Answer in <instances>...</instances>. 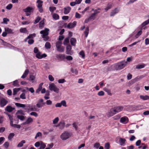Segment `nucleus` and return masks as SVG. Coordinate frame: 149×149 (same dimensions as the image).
I'll return each mask as SVG.
<instances>
[{
    "mask_svg": "<svg viewBox=\"0 0 149 149\" xmlns=\"http://www.w3.org/2000/svg\"><path fill=\"white\" fill-rule=\"evenodd\" d=\"M103 90L106 92L108 95H112V94L111 92V91L109 89L105 88H103Z\"/></svg>",
    "mask_w": 149,
    "mask_h": 149,
    "instance_id": "26",
    "label": "nucleus"
},
{
    "mask_svg": "<svg viewBox=\"0 0 149 149\" xmlns=\"http://www.w3.org/2000/svg\"><path fill=\"white\" fill-rule=\"evenodd\" d=\"M77 124H78L76 123H74L73 124V126L75 128L76 130H77L78 128Z\"/></svg>",
    "mask_w": 149,
    "mask_h": 149,
    "instance_id": "62",
    "label": "nucleus"
},
{
    "mask_svg": "<svg viewBox=\"0 0 149 149\" xmlns=\"http://www.w3.org/2000/svg\"><path fill=\"white\" fill-rule=\"evenodd\" d=\"M14 109V108L10 106H8L5 109V110L9 112H11Z\"/></svg>",
    "mask_w": 149,
    "mask_h": 149,
    "instance_id": "14",
    "label": "nucleus"
},
{
    "mask_svg": "<svg viewBox=\"0 0 149 149\" xmlns=\"http://www.w3.org/2000/svg\"><path fill=\"white\" fill-rule=\"evenodd\" d=\"M25 140H22L17 145L18 147H22L23 145V144L25 143Z\"/></svg>",
    "mask_w": 149,
    "mask_h": 149,
    "instance_id": "27",
    "label": "nucleus"
},
{
    "mask_svg": "<svg viewBox=\"0 0 149 149\" xmlns=\"http://www.w3.org/2000/svg\"><path fill=\"white\" fill-rule=\"evenodd\" d=\"M4 147L6 148H7L9 146V143L8 142H6L3 144Z\"/></svg>",
    "mask_w": 149,
    "mask_h": 149,
    "instance_id": "53",
    "label": "nucleus"
},
{
    "mask_svg": "<svg viewBox=\"0 0 149 149\" xmlns=\"http://www.w3.org/2000/svg\"><path fill=\"white\" fill-rule=\"evenodd\" d=\"M100 144L99 143H96L94 144V147L97 148H98L100 146Z\"/></svg>",
    "mask_w": 149,
    "mask_h": 149,
    "instance_id": "59",
    "label": "nucleus"
},
{
    "mask_svg": "<svg viewBox=\"0 0 149 149\" xmlns=\"http://www.w3.org/2000/svg\"><path fill=\"white\" fill-rule=\"evenodd\" d=\"M15 104L17 107H21L24 108L26 107V105L25 104L19 103H15Z\"/></svg>",
    "mask_w": 149,
    "mask_h": 149,
    "instance_id": "29",
    "label": "nucleus"
},
{
    "mask_svg": "<svg viewBox=\"0 0 149 149\" xmlns=\"http://www.w3.org/2000/svg\"><path fill=\"white\" fill-rule=\"evenodd\" d=\"M118 12V10H117V9L116 8L114 10L111 11L110 15L111 16H112L116 14Z\"/></svg>",
    "mask_w": 149,
    "mask_h": 149,
    "instance_id": "28",
    "label": "nucleus"
},
{
    "mask_svg": "<svg viewBox=\"0 0 149 149\" xmlns=\"http://www.w3.org/2000/svg\"><path fill=\"white\" fill-rule=\"evenodd\" d=\"M116 112L114 109H112L110 110L109 112V114L110 116H113L115 114Z\"/></svg>",
    "mask_w": 149,
    "mask_h": 149,
    "instance_id": "22",
    "label": "nucleus"
},
{
    "mask_svg": "<svg viewBox=\"0 0 149 149\" xmlns=\"http://www.w3.org/2000/svg\"><path fill=\"white\" fill-rule=\"evenodd\" d=\"M36 77L35 76L33 75H30L29 78V81H33L35 79Z\"/></svg>",
    "mask_w": 149,
    "mask_h": 149,
    "instance_id": "42",
    "label": "nucleus"
},
{
    "mask_svg": "<svg viewBox=\"0 0 149 149\" xmlns=\"http://www.w3.org/2000/svg\"><path fill=\"white\" fill-rule=\"evenodd\" d=\"M79 55L81 56L83 58H84L85 57V54L84 52L83 51H81L79 53Z\"/></svg>",
    "mask_w": 149,
    "mask_h": 149,
    "instance_id": "48",
    "label": "nucleus"
},
{
    "mask_svg": "<svg viewBox=\"0 0 149 149\" xmlns=\"http://www.w3.org/2000/svg\"><path fill=\"white\" fill-rule=\"evenodd\" d=\"M24 12L26 13V16H29L31 13L33 12V8L31 7H28L26 8L23 10Z\"/></svg>",
    "mask_w": 149,
    "mask_h": 149,
    "instance_id": "4",
    "label": "nucleus"
},
{
    "mask_svg": "<svg viewBox=\"0 0 149 149\" xmlns=\"http://www.w3.org/2000/svg\"><path fill=\"white\" fill-rule=\"evenodd\" d=\"M64 13L65 14H67L68 13H69L71 9V8L69 6H67L66 7H65L64 8Z\"/></svg>",
    "mask_w": 149,
    "mask_h": 149,
    "instance_id": "16",
    "label": "nucleus"
},
{
    "mask_svg": "<svg viewBox=\"0 0 149 149\" xmlns=\"http://www.w3.org/2000/svg\"><path fill=\"white\" fill-rule=\"evenodd\" d=\"M66 54H68L72 55V53L71 52L72 49L71 46L70 45H68L66 47Z\"/></svg>",
    "mask_w": 149,
    "mask_h": 149,
    "instance_id": "13",
    "label": "nucleus"
},
{
    "mask_svg": "<svg viewBox=\"0 0 149 149\" xmlns=\"http://www.w3.org/2000/svg\"><path fill=\"white\" fill-rule=\"evenodd\" d=\"M104 94V92L102 91H100L98 93V95L99 96H103Z\"/></svg>",
    "mask_w": 149,
    "mask_h": 149,
    "instance_id": "64",
    "label": "nucleus"
},
{
    "mask_svg": "<svg viewBox=\"0 0 149 149\" xmlns=\"http://www.w3.org/2000/svg\"><path fill=\"white\" fill-rule=\"evenodd\" d=\"M49 30L47 28H45L44 30L40 31V33L42 34V38H44V40L47 41L49 39V37L47 36L49 34Z\"/></svg>",
    "mask_w": 149,
    "mask_h": 149,
    "instance_id": "2",
    "label": "nucleus"
},
{
    "mask_svg": "<svg viewBox=\"0 0 149 149\" xmlns=\"http://www.w3.org/2000/svg\"><path fill=\"white\" fill-rule=\"evenodd\" d=\"M126 141V139H125L120 138L119 141L120 145L122 146L125 144Z\"/></svg>",
    "mask_w": 149,
    "mask_h": 149,
    "instance_id": "20",
    "label": "nucleus"
},
{
    "mask_svg": "<svg viewBox=\"0 0 149 149\" xmlns=\"http://www.w3.org/2000/svg\"><path fill=\"white\" fill-rule=\"evenodd\" d=\"M70 42L71 45L75 46L76 42V40L74 38H72L70 40Z\"/></svg>",
    "mask_w": 149,
    "mask_h": 149,
    "instance_id": "21",
    "label": "nucleus"
},
{
    "mask_svg": "<svg viewBox=\"0 0 149 149\" xmlns=\"http://www.w3.org/2000/svg\"><path fill=\"white\" fill-rule=\"evenodd\" d=\"M42 135V134L40 132H38L37 133V134L36 136L35 137V139H36L37 137H39V136H41Z\"/></svg>",
    "mask_w": 149,
    "mask_h": 149,
    "instance_id": "52",
    "label": "nucleus"
},
{
    "mask_svg": "<svg viewBox=\"0 0 149 149\" xmlns=\"http://www.w3.org/2000/svg\"><path fill=\"white\" fill-rule=\"evenodd\" d=\"M15 136V134L13 133H10L9 135L8 138L9 140H11L13 138V136Z\"/></svg>",
    "mask_w": 149,
    "mask_h": 149,
    "instance_id": "33",
    "label": "nucleus"
},
{
    "mask_svg": "<svg viewBox=\"0 0 149 149\" xmlns=\"http://www.w3.org/2000/svg\"><path fill=\"white\" fill-rule=\"evenodd\" d=\"M9 19L6 18H4L3 19V22L5 24H7V22H9Z\"/></svg>",
    "mask_w": 149,
    "mask_h": 149,
    "instance_id": "57",
    "label": "nucleus"
},
{
    "mask_svg": "<svg viewBox=\"0 0 149 149\" xmlns=\"http://www.w3.org/2000/svg\"><path fill=\"white\" fill-rule=\"evenodd\" d=\"M47 56V55L45 54H41V52H38V53H37L36 54V57L38 59H41L43 58H45Z\"/></svg>",
    "mask_w": 149,
    "mask_h": 149,
    "instance_id": "11",
    "label": "nucleus"
},
{
    "mask_svg": "<svg viewBox=\"0 0 149 149\" xmlns=\"http://www.w3.org/2000/svg\"><path fill=\"white\" fill-rule=\"evenodd\" d=\"M35 36L36 34L35 33L30 35L25 39V41L26 42L27 39H29L28 41V43L30 45L33 44L34 42L33 40L32 39H30V38H33V37H35Z\"/></svg>",
    "mask_w": 149,
    "mask_h": 149,
    "instance_id": "6",
    "label": "nucleus"
},
{
    "mask_svg": "<svg viewBox=\"0 0 149 149\" xmlns=\"http://www.w3.org/2000/svg\"><path fill=\"white\" fill-rule=\"evenodd\" d=\"M13 7V5L12 4L10 3L6 6V8L7 9L10 10Z\"/></svg>",
    "mask_w": 149,
    "mask_h": 149,
    "instance_id": "47",
    "label": "nucleus"
},
{
    "mask_svg": "<svg viewBox=\"0 0 149 149\" xmlns=\"http://www.w3.org/2000/svg\"><path fill=\"white\" fill-rule=\"evenodd\" d=\"M41 18L39 17H38L35 20V22L34 23L35 24H36L38 23L39 21L40 20Z\"/></svg>",
    "mask_w": 149,
    "mask_h": 149,
    "instance_id": "44",
    "label": "nucleus"
},
{
    "mask_svg": "<svg viewBox=\"0 0 149 149\" xmlns=\"http://www.w3.org/2000/svg\"><path fill=\"white\" fill-rule=\"evenodd\" d=\"M45 47L46 49H50L51 47V45L50 43L48 42H47L45 44Z\"/></svg>",
    "mask_w": 149,
    "mask_h": 149,
    "instance_id": "30",
    "label": "nucleus"
},
{
    "mask_svg": "<svg viewBox=\"0 0 149 149\" xmlns=\"http://www.w3.org/2000/svg\"><path fill=\"white\" fill-rule=\"evenodd\" d=\"M26 88L27 90H28L31 93H33L34 92V89L32 87H31L29 88L28 87H26Z\"/></svg>",
    "mask_w": 149,
    "mask_h": 149,
    "instance_id": "50",
    "label": "nucleus"
},
{
    "mask_svg": "<svg viewBox=\"0 0 149 149\" xmlns=\"http://www.w3.org/2000/svg\"><path fill=\"white\" fill-rule=\"evenodd\" d=\"M96 15H94V14L92 13L91 14L90 16L89 17V19H90L91 20H94L95 19V18Z\"/></svg>",
    "mask_w": 149,
    "mask_h": 149,
    "instance_id": "36",
    "label": "nucleus"
},
{
    "mask_svg": "<svg viewBox=\"0 0 149 149\" xmlns=\"http://www.w3.org/2000/svg\"><path fill=\"white\" fill-rule=\"evenodd\" d=\"M61 41H58L56 43V46L57 50L59 52H63L64 51L65 47L61 46Z\"/></svg>",
    "mask_w": 149,
    "mask_h": 149,
    "instance_id": "3",
    "label": "nucleus"
},
{
    "mask_svg": "<svg viewBox=\"0 0 149 149\" xmlns=\"http://www.w3.org/2000/svg\"><path fill=\"white\" fill-rule=\"evenodd\" d=\"M145 66V64H143L141 65L139 64L136 66L135 68L136 69H140L143 68Z\"/></svg>",
    "mask_w": 149,
    "mask_h": 149,
    "instance_id": "23",
    "label": "nucleus"
},
{
    "mask_svg": "<svg viewBox=\"0 0 149 149\" xmlns=\"http://www.w3.org/2000/svg\"><path fill=\"white\" fill-rule=\"evenodd\" d=\"M50 11L52 12L53 11L56 9V8L55 7H50L49 8Z\"/></svg>",
    "mask_w": 149,
    "mask_h": 149,
    "instance_id": "55",
    "label": "nucleus"
},
{
    "mask_svg": "<svg viewBox=\"0 0 149 149\" xmlns=\"http://www.w3.org/2000/svg\"><path fill=\"white\" fill-rule=\"evenodd\" d=\"M127 64V61H123L116 63L115 65L114 68L116 70H121L125 68Z\"/></svg>",
    "mask_w": 149,
    "mask_h": 149,
    "instance_id": "1",
    "label": "nucleus"
},
{
    "mask_svg": "<svg viewBox=\"0 0 149 149\" xmlns=\"http://www.w3.org/2000/svg\"><path fill=\"white\" fill-rule=\"evenodd\" d=\"M128 119L126 116H125L121 118L120 119V122L122 123L126 124L128 122Z\"/></svg>",
    "mask_w": 149,
    "mask_h": 149,
    "instance_id": "12",
    "label": "nucleus"
},
{
    "mask_svg": "<svg viewBox=\"0 0 149 149\" xmlns=\"http://www.w3.org/2000/svg\"><path fill=\"white\" fill-rule=\"evenodd\" d=\"M112 5L111 4H108L107 7L105 8L106 11H107L108 10L110 9L112 7Z\"/></svg>",
    "mask_w": 149,
    "mask_h": 149,
    "instance_id": "41",
    "label": "nucleus"
},
{
    "mask_svg": "<svg viewBox=\"0 0 149 149\" xmlns=\"http://www.w3.org/2000/svg\"><path fill=\"white\" fill-rule=\"evenodd\" d=\"M58 120H59V118H58V117H56L54 120L53 121V123L54 124H56L58 121Z\"/></svg>",
    "mask_w": 149,
    "mask_h": 149,
    "instance_id": "54",
    "label": "nucleus"
},
{
    "mask_svg": "<svg viewBox=\"0 0 149 149\" xmlns=\"http://www.w3.org/2000/svg\"><path fill=\"white\" fill-rule=\"evenodd\" d=\"M49 89L51 91H53L56 93L59 92V89L57 88L56 86L54 84H52L49 86Z\"/></svg>",
    "mask_w": 149,
    "mask_h": 149,
    "instance_id": "7",
    "label": "nucleus"
},
{
    "mask_svg": "<svg viewBox=\"0 0 149 149\" xmlns=\"http://www.w3.org/2000/svg\"><path fill=\"white\" fill-rule=\"evenodd\" d=\"M65 81L64 79H61L58 80V82L59 83H63Z\"/></svg>",
    "mask_w": 149,
    "mask_h": 149,
    "instance_id": "61",
    "label": "nucleus"
},
{
    "mask_svg": "<svg viewBox=\"0 0 149 149\" xmlns=\"http://www.w3.org/2000/svg\"><path fill=\"white\" fill-rule=\"evenodd\" d=\"M120 117V115H118L116 116L113 117V118L114 120H118L119 119Z\"/></svg>",
    "mask_w": 149,
    "mask_h": 149,
    "instance_id": "60",
    "label": "nucleus"
},
{
    "mask_svg": "<svg viewBox=\"0 0 149 149\" xmlns=\"http://www.w3.org/2000/svg\"><path fill=\"white\" fill-rule=\"evenodd\" d=\"M65 125V122L64 121H62L60 122L59 124L57 126V127L59 126L60 129H63Z\"/></svg>",
    "mask_w": 149,
    "mask_h": 149,
    "instance_id": "19",
    "label": "nucleus"
},
{
    "mask_svg": "<svg viewBox=\"0 0 149 149\" xmlns=\"http://www.w3.org/2000/svg\"><path fill=\"white\" fill-rule=\"evenodd\" d=\"M141 99L143 100H146L149 99V96L148 95H145V96L141 95L140 96Z\"/></svg>",
    "mask_w": 149,
    "mask_h": 149,
    "instance_id": "25",
    "label": "nucleus"
},
{
    "mask_svg": "<svg viewBox=\"0 0 149 149\" xmlns=\"http://www.w3.org/2000/svg\"><path fill=\"white\" fill-rule=\"evenodd\" d=\"M61 105H62L63 106L65 107H66L67 105L66 104V102L65 101V100L62 101L61 102Z\"/></svg>",
    "mask_w": 149,
    "mask_h": 149,
    "instance_id": "63",
    "label": "nucleus"
},
{
    "mask_svg": "<svg viewBox=\"0 0 149 149\" xmlns=\"http://www.w3.org/2000/svg\"><path fill=\"white\" fill-rule=\"evenodd\" d=\"M17 117L21 120H23L24 119V117L22 115H17Z\"/></svg>",
    "mask_w": 149,
    "mask_h": 149,
    "instance_id": "40",
    "label": "nucleus"
},
{
    "mask_svg": "<svg viewBox=\"0 0 149 149\" xmlns=\"http://www.w3.org/2000/svg\"><path fill=\"white\" fill-rule=\"evenodd\" d=\"M20 97L22 99H24L26 98L25 94L24 93H22L20 96Z\"/></svg>",
    "mask_w": 149,
    "mask_h": 149,
    "instance_id": "49",
    "label": "nucleus"
},
{
    "mask_svg": "<svg viewBox=\"0 0 149 149\" xmlns=\"http://www.w3.org/2000/svg\"><path fill=\"white\" fill-rule=\"evenodd\" d=\"M89 31V28L88 27H86V29L85 31L84 32V33L85 35V36L86 38L87 37L88 35Z\"/></svg>",
    "mask_w": 149,
    "mask_h": 149,
    "instance_id": "32",
    "label": "nucleus"
},
{
    "mask_svg": "<svg viewBox=\"0 0 149 149\" xmlns=\"http://www.w3.org/2000/svg\"><path fill=\"white\" fill-rule=\"evenodd\" d=\"M19 31L22 33H26L27 31L26 29L25 28H21L19 30Z\"/></svg>",
    "mask_w": 149,
    "mask_h": 149,
    "instance_id": "37",
    "label": "nucleus"
},
{
    "mask_svg": "<svg viewBox=\"0 0 149 149\" xmlns=\"http://www.w3.org/2000/svg\"><path fill=\"white\" fill-rule=\"evenodd\" d=\"M70 136V134L68 132L65 131L62 134L60 137L63 140H65L68 139Z\"/></svg>",
    "mask_w": 149,
    "mask_h": 149,
    "instance_id": "5",
    "label": "nucleus"
},
{
    "mask_svg": "<svg viewBox=\"0 0 149 149\" xmlns=\"http://www.w3.org/2000/svg\"><path fill=\"white\" fill-rule=\"evenodd\" d=\"M18 84L17 80H16L13 82V85L14 86H17Z\"/></svg>",
    "mask_w": 149,
    "mask_h": 149,
    "instance_id": "56",
    "label": "nucleus"
},
{
    "mask_svg": "<svg viewBox=\"0 0 149 149\" xmlns=\"http://www.w3.org/2000/svg\"><path fill=\"white\" fill-rule=\"evenodd\" d=\"M8 101L4 98H2L1 99L0 102V106L1 107H3L8 103Z\"/></svg>",
    "mask_w": 149,
    "mask_h": 149,
    "instance_id": "9",
    "label": "nucleus"
},
{
    "mask_svg": "<svg viewBox=\"0 0 149 149\" xmlns=\"http://www.w3.org/2000/svg\"><path fill=\"white\" fill-rule=\"evenodd\" d=\"M56 58L58 59H60L61 60H63L65 58V55L64 54H57L56 56Z\"/></svg>",
    "mask_w": 149,
    "mask_h": 149,
    "instance_id": "17",
    "label": "nucleus"
},
{
    "mask_svg": "<svg viewBox=\"0 0 149 149\" xmlns=\"http://www.w3.org/2000/svg\"><path fill=\"white\" fill-rule=\"evenodd\" d=\"M100 10V8H98L97 9L95 10L94 13H93L96 16L98 13H100V12L98 11V10Z\"/></svg>",
    "mask_w": 149,
    "mask_h": 149,
    "instance_id": "43",
    "label": "nucleus"
},
{
    "mask_svg": "<svg viewBox=\"0 0 149 149\" xmlns=\"http://www.w3.org/2000/svg\"><path fill=\"white\" fill-rule=\"evenodd\" d=\"M40 142L41 143V146L39 149H44L46 147L45 145L43 143L42 141H40Z\"/></svg>",
    "mask_w": 149,
    "mask_h": 149,
    "instance_id": "34",
    "label": "nucleus"
},
{
    "mask_svg": "<svg viewBox=\"0 0 149 149\" xmlns=\"http://www.w3.org/2000/svg\"><path fill=\"white\" fill-rule=\"evenodd\" d=\"M66 59L68 61H72L73 59L72 57L70 56H68L65 57Z\"/></svg>",
    "mask_w": 149,
    "mask_h": 149,
    "instance_id": "45",
    "label": "nucleus"
},
{
    "mask_svg": "<svg viewBox=\"0 0 149 149\" xmlns=\"http://www.w3.org/2000/svg\"><path fill=\"white\" fill-rule=\"evenodd\" d=\"M43 100L42 99H40L38 103L36 104V106L39 108L42 107L45 104V103H43Z\"/></svg>",
    "mask_w": 149,
    "mask_h": 149,
    "instance_id": "10",
    "label": "nucleus"
},
{
    "mask_svg": "<svg viewBox=\"0 0 149 149\" xmlns=\"http://www.w3.org/2000/svg\"><path fill=\"white\" fill-rule=\"evenodd\" d=\"M69 39L68 38H65L64 41L63 42V44L64 45H67V44L69 43Z\"/></svg>",
    "mask_w": 149,
    "mask_h": 149,
    "instance_id": "38",
    "label": "nucleus"
},
{
    "mask_svg": "<svg viewBox=\"0 0 149 149\" xmlns=\"http://www.w3.org/2000/svg\"><path fill=\"white\" fill-rule=\"evenodd\" d=\"M37 3H38L37 7L38 8L39 11L41 13L43 12V9L42 8L43 1L41 0H38Z\"/></svg>",
    "mask_w": 149,
    "mask_h": 149,
    "instance_id": "8",
    "label": "nucleus"
},
{
    "mask_svg": "<svg viewBox=\"0 0 149 149\" xmlns=\"http://www.w3.org/2000/svg\"><path fill=\"white\" fill-rule=\"evenodd\" d=\"M110 148V144L109 143H107L105 144V149H109Z\"/></svg>",
    "mask_w": 149,
    "mask_h": 149,
    "instance_id": "46",
    "label": "nucleus"
},
{
    "mask_svg": "<svg viewBox=\"0 0 149 149\" xmlns=\"http://www.w3.org/2000/svg\"><path fill=\"white\" fill-rule=\"evenodd\" d=\"M33 52H34L36 54L40 52L37 47H35L34 48Z\"/></svg>",
    "mask_w": 149,
    "mask_h": 149,
    "instance_id": "58",
    "label": "nucleus"
},
{
    "mask_svg": "<svg viewBox=\"0 0 149 149\" xmlns=\"http://www.w3.org/2000/svg\"><path fill=\"white\" fill-rule=\"evenodd\" d=\"M116 113L118 112L121 111L123 109V107L122 106H118L114 108Z\"/></svg>",
    "mask_w": 149,
    "mask_h": 149,
    "instance_id": "18",
    "label": "nucleus"
},
{
    "mask_svg": "<svg viewBox=\"0 0 149 149\" xmlns=\"http://www.w3.org/2000/svg\"><path fill=\"white\" fill-rule=\"evenodd\" d=\"M76 22L74 21L73 23H70L67 25V27L69 29L74 27L76 24Z\"/></svg>",
    "mask_w": 149,
    "mask_h": 149,
    "instance_id": "15",
    "label": "nucleus"
},
{
    "mask_svg": "<svg viewBox=\"0 0 149 149\" xmlns=\"http://www.w3.org/2000/svg\"><path fill=\"white\" fill-rule=\"evenodd\" d=\"M20 88H15L13 89V95H15L17 94V92L19 90Z\"/></svg>",
    "mask_w": 149,
    "mask_h": 149,
    "instance_id": "35",
    "label": "nucleus"
},
{
    "mask_svg": "<svg viewBox=\"0 0 149 149\" xmlns=\"http://www.w3.org/2000/svg\"><path fill=\"white\" fill-rule=\"evenodd\" d=\"M142 31L140 30L139 31L136 35L135 37L136 38H138L142 33Z\"/></svg>",
    "mask_w": 149,
    "mask_h": 149,
    "instance_id": "51",
    "label": "nucleus"
},
{
    "mask_svg": "<svg viewBox=\"0 0 149 149\" xmlns=\"http://www.w3.org/2000/svg\"><path fill=\"white\" fill-rule=\"evenodd\" d=\"M53 17L55 19H59V16L58 14L54 13L53 15Z\"/></svg>",
    "mask_w": 149,
    "mask_h": 149,
    "instance_id": "39",
    "label": "nucleus"
},
{
    "mask_svg": "<svg viewBox=\"0 0 149 149\" xmlns=\"http://www.w3.org/2000/svg\"><path fill=\"white\" fill-rule=\"evenodd\" d=\"M5 31L7 32L8 33H12L13 32V30L11 29H10L8 27H6L5 28Z\"/></svg>",
    "mask_w": 149,
    "mask_h": 149,
    "instance_id": "31",
    "label": "nucleus"
},
{
    "mask_svg": "<svg viewBox=\"0 0 149 149\" xmlns=\"http://www.w3.org/2000/svg\"><path fill=\"white\" fill-rule=\"evenodd\" d=\"M33 120L32 119V118L30 117L28 118L26 121L24 122L23 124L25 125L26 124H29L31 122L33 121Z\"/></svg>",
    "mask_w": 149,
    "mask_h": 149,
    "instance_id": "24",
    "label": "nucleus"
}]
</instances>
